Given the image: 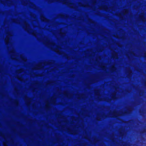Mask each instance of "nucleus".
<instances>
[{"instance_id": "obj_1", "label": "nucleus", "mask_w": 146, "mask_h": 146, "mask_svg": "<svg viewBox=\"0 0 146 146\" xmlns=\"http://www.w3.org/2000/svg\"><path fill=\"white\" fill-rule=\"evenodd\" d=\"M9 39V35H7L5 38V41L6 44H8Z\"/></svg>"}, {"instance_id": "obj_2", "label": "nucleus", "mask_w": 146, "mask_h": 146, "mask_svg": "<svg viewBox=\"0 0 146 146\" xmlns=\"http://www.w3.org/2000/svg\"><path fill=\"white\" fill-rule=\"evenodd\" d=\"M41 19L43 21H46V19L44 17H41Z\"/></svg>"}, {"instance_id": "obj_3", "label": "nucleus", "mask_w": 146, "mask_h": 146, "mask_svg": "<svg viewBox=\"0 0 146 146\" xmlns=\"http://www.w3.org/2000/svg\"><path fill=\"white\" fill-rule=\"evenodd\" d=\"M25 25L26 26V27H29L27 23H26L25 24Z\"/></svg>"}, {"instance_id": "obj_4", "label": "nucleus", "mask_w": 146, "mask_h": 146, "mask_svg": "<svg viewBox=\"0 0 146 146\" xmlns=\"http://www.w3.org/2000/svg\"><path fill=\"white\" fill-rule=\"evenodd\" d=\"M41 68V67H38L36 69H40Z\"/></svg>"}, {"instance_id": "obj_5", "label": "nucleus", "mask_w": 146, "mask_h": 146, "mask_svg": "<svg viewBox=\"0 0 146 146\" xmlns=\"http://www.w3.org/2000/svg\"><path fill=\"white\" fill-rule=\"evenodd\" d=\"M21 70H20L19 71V72H21Z\"/></svg>"}, {"instance_id": "obj_6", "label": "nucleus", "mask_w": 146, "mask_h": 146, "mask_svg": "<svg viewBox=\"0 0 146 146\" xmlns=\"http://www.w3.org/2000/svg\"><path fill=\"white\" fill-rule=\"evenodd\" d=\"M28 27H26V29H27V28H28Z\"/></svg>"}]
</instances>
